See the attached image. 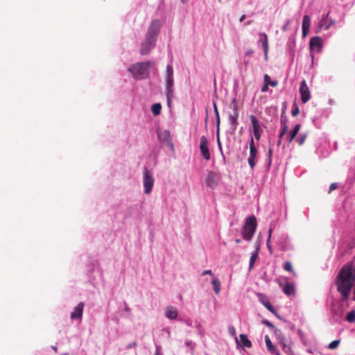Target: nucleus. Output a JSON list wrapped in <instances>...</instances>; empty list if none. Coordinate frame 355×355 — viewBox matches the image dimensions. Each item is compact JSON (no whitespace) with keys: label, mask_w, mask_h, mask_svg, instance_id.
Returning <instances> with one entry per match:
<instances>
[{"label":"nucleus","mask_w":355,"mask_h":355,"mask_svg":"<svg viewBox=\"0 0 355 355\" xmlns=\"http://www.w3.org/2000/svg\"><path fill=\"white\" fill-rule=\"evenodd\" d=\"M336 284L337 291L343 302H347L352 293V299L355 302V259L340 268L336 277Z\"/></svg>","instance_id":"f257e3e1"},{"label":"nucleus","mask_w":355,"mask_h":355,"mask_svg":"<svg viewBox=\"0 0 355 355\" xmlns=\"http://www.w3.org/2000/svg\"><path fill=\"white\" fill-rule=\"evenodd\" d=\"M160 21L159 19L153 20L145 35V38L141 42L139 51L141 55H148L150 53L152 49L155 48L157 41L158 35L160 33Z\"/></svg>","instance_id":"f03ea898"},{"label":"nucleus","mask_w":355,"mask_h":355,"mask_svg":"<svg viewBox=\"0 0 355 355\" xmlns=\"http://www.w3.org/2000/svg\"><path fill=\"white\" fill-rule=\"evenodd\" d=\"M154 63L150 61L138 62L130 64L128 68L132 78L137 80L146 79L150 76V68Z\"/></svg>","instance_id":"7ed1b4c3"},{"label":"nucleus","mask_w":355,"mask_h":355,"mask_svg":"<svg viewBox=\"0 0 355 355\" xmlns=\"http://www.w3.org/2000/svg\"><path fill=\"white\" fill-rule=\"evenodd\" d=\"M165 95L167 106L171 108L175 98L173 67L171 63L167 64L165 71Z\"/></svg>","instance_id":"20e7f679"},{"label":"nucleus","mask_w":355,"mask_h":355,"mask_svg":"<svg viewBox=\"0 0 355 355\" xmlns=\"http://www.w3.org/2000/svg\"><path fill=\"white\" fill-rule=\"evenodd\" d=\"M87 277L90 283L96 286L103 281V271L98 261L92 262L87 268Z\"/></svg>","instance_id":"39448f33"},{"label":"nucleus","mask_w":355,"mask_h":355,"mask_svg":"<svg viewBox=\"0 0 355 355\" xmlns=\"http://www.w3.org/2000/svg\"><path fill=\"white\" fill-rule=\"evenodd\" d=\"M257 228V219L254 216H248L245 225L242 228L243 239L245 241H250L252 240Z\"/></svg>","instance_id":"423d86ee"},{"label":"nucleus","mask_w":355,"mask_h":355,"mask_svg":"<svg viewBox=\"0 0 355 355\" xmlns=\"http://www.w3.org/2000/svg\"><path fill=\"white\" fill-rule=\"evenodd\" d=\"M154 182L155 180L153 174L147 168H145L143 171V184L144 187V193L146 194L151 193L154 186Z\"/></svg>","instance_id":"0eeeda50"},{"label":"nucleus","mask_w":355,"mask_h":355,"mask_svg":"<svg viewBox=\"0 0 355 355\" xmlns=\"http://www.w3.org/2000/svg\"><path fill=\"white\" fill-rule=\"evenodd\" d=\"M329 16V12L325 15H323L321 19L319 20L318 25L315 28V33H319L322 29L328 30L330 27L335 24V20L330 19H328Z\"/></svg>","instance_id":"6e6552de"},{"label":"nucleus","mask_w":355,"mask_h":355,"mask_svg":"<svg viewBox=\"0 0 355 355\" xmlns=\"http://www.w3.org/2000/svg\"><path fill=\"white\" fill-rule=\"evenodd\" d=\"M232 103H234V113L230 114L228 117V121L230 125L231 133L235 132L238 125V118H239V112H238V106L236 105V98L232 100Z\"/></svg>","instance_id":"1a4fd4ad"},{"label":"nucleus","mask_w":355,"mask_h":355,"mask_svg":"<svg viewBox=\"0 0 355 355\" xmlns=\"http://www.w3.org/2000/svg\"><path fill=\"white\" fill-rule=\"evenodd\" d=\"M250 118L252 126L254 137L259 141L261 137L263 129L256 116L252 114Z\"/></svg>","instance_id":"9d476101"},{"label":"nucleus","mask_w":355,"mask_h":355,"mask_svg":"<svg viewBox=\"0 0 355 355\" xmlns=\"http://www.w3.org/2000/svg\"><path fill=\"white\" fill-rule=\"evenodd\" d=\"M200 150L204 159L209 161L211 154L208 146V141L205 136H201L200 139Z\"/></svg>","instance_id":"9b49d317"},{"label":"nucleus","mask_w":355,"mask_h":355,"mask_svg":"<svg viewBox=\"0 0 355 355\" xmlns=\"http://www.w3.org/2000/svg\"><path fill=\"white\" fill-rule=\"evenodd\" d=\"M205 184L207 187L215 189L218 184V175L216 172L209 171L205 178Z\"/></svg>","instance_id":"f8f14e48"},{"label":"nucleus","mask_w":355,"mask_h":355,"mask_svg":"<svg viewBox=\"0 0 355 355\" xmlns=\"http://www.w3.org/2000/svg\"><path fill=\"white\" fill-rule=\"evenodd\" d=\"M85 307V303L80 302L76 306L73 310V311L70 314V318L71 320H78L80 322L82 321L83 310Z\"/></svg>","instance_id":"ddd939ff"},{"label":"nucleus","mask_w":355,"mask_h":355,"mask_svg":"<svg viewBox=\"0 0 355 355\" xmlns=\"http://www.w3.org/2000/svg\"><path fill=\"white\" fill-rule=\"evenodd\" d=\"M300 93L301 95V100L303 103H306L310 100V90L304 80L300 83Z\"/></svg>","instance_id":"4468645a"},{"label":"nucleus","mask_w":355,"mask_h":355,"mask_svg":"<svg viewBox=\"0 0 355 355\" xmlns=\"http://www.w3.org/2000/svg\"><path fill=\"white\" fill-rule=\"evenodd\" d=\"M277 243L282 250H288L291 248L290 239L286 234L279 235Z\"/></svg>","instance_id":"2eb2a0df"},{"label":"nucleus","mask_w":355,"mask_h":355,"mask_svg":"<svg viewBox=\"0 0 355 355\" xmlns=\"http://www.w3.org/2000/svg\"><path fill=\"white\" fill-rule=\"evenodd\" d=\"M157 137L161 141L166 143V144L169 145L172 148H173V144L171 141V132L169 130H159L157 131Z\"/></svg>","instance_id":"dca6fc26"},{"label":"nucleus","mask_w":355,"mask_h":355,"mask_svg":"<svg viewBox=\"0 0 355 355\" xmlns=\"http://www.w3.org/2000/svg\"><path fill=\"white\" fill-rule=\"evenodd\" d=\"M259 37L258 43L261 46L264 51L265 60H267L268 52V36L265 33H260Z\"/></svg>","instance_id":"f3484780"},{"label":"nucleus","mask_w":355,"mask_h":355,"mask_svg":"<svg viewBox=\"0 0 355 355\" xmlns=\"http://www.w3.org/2000/svg\"><path fill=\"white\" fill-rule=\"evenodd\" d=\"M311 51L320 52L322 48V39L319 36L313 37L309 42Z\"/></svg>","instance_id":"a211bd4d"},{"label":"nucleus","mask_w":355,"mask_h":355,"mask_svg":"<svg viewBox=\"0 0 355 355\" xmlns=\"http://www.w3.org/2000/svg\"><path fill=\"white\" fill-rule=\"evenodd\" d=\"M257 153H258V149L257 148H250V153H249V157L248 158V164H249L251 170H253L256 165V159L257 157Z\"/></svg>","instance_id":"6ab92c4d"},{"label":"nucleus","mask_w":355,"mask_h":355,"mask_svg":"<svg viewBox=\"0 0 355 355\" xmlns=\"http://www.w3.org/2000/svg\"><path fill=\"white\" fill-rule=\"evenodd\" d=\"M165 316L171 320L178 319V311L174 306H168L166 309Z\"/></svg>","instance_id":"aec40b11"},{"label":"nucleus","mask_w":355,"mask_h":355,"mask_svg":"<svg viewBox=\"0 0 355 355\" xmlns=\"http://www.w3.org/2000/svg\"><path fill=\"white\" fill-rule=\"evenodd\" d=\"M265 342L268 351L272 355H280L279 351L277 349L276 347L272 344L268 336H265Z\"/></svg>","instance_id":"412c9836"},{"label":"nucleus","mask_w":355,"mask_h":355,"mask_svg":"<svg viewBox=\"0 0 355 355\" xmlns=\"http://www.w3.org/2000/svg\"><path fill=\"white\" fill-rule=\"evenodd\" d=\"M310 26H311V17L309 15H305L303 17V19H302V35L304 37H305L308 34V33L309 31Z\"/></svg>","instance_id":"4be33fe9"},{"label":"nucleus","mask_w":355,"mask_h":355,"mask_svg":"<svg viewBox=\"0 0 355 355\" xmlns=\"http://www.w3.org/2000/svg\"><path fill=\"white\" fill-rule=\"evenodd\" d=\"M331 313L333 314L332 318L336 322H340L344 315L343 309L340 308L336 309L335 307H333L331 309Z\"/></svg>","instance_id":"5701e85b"},{"label":"nucleus","mask_w":355,"mask_h":355,"mask_svg":"<svg viewBox=\"0 0 355 355\" xmlns=\"http://www.w3.org/2000/svg\"><path fill=\"white\" fill-rule=\"evenodd\" d=\"M300 127V124H296L293 128V130L289 132L288 135L287 136V141L289 144L291 143L293 140L295 139V137L299 132Z\"/></svg>","instance_id":"b1692460"},{"label":"nucleus","mask_w":355,"mask_h":355,"mask_svg":"<svg viewBox=\"0 0 355 355\" xmlns=\"http://www.w3.org/2000/svg\"><path fill=\"white\" fill-rule=\"evenodd\" d=\"M259 248L257 247L256 250L253 252H252L249 261V271H250L254 268V262L256 261L259 256Z\"/></svg>","instance_id":"393cba45"},{"label":"nucleus","mask_w":355,"mask_h":355,"mask_svg":"<svg viewBox=\"0 0 355 355\" xmlns=\"http://www.w3.org/2000/svg\"><path fill=\"white\" fill-rule=\"evenodd\" d=\"M282 290H283V292L286 295H293L295 294V286L293 284L291 283H286L285 284L283 287H282Z\"/></svg>","instance_id":"a878e982"},{"label":"nucleus","mask_w":355,"mask_h":355,"mask_svg":"<svg viewBox=\"0 0 355 355\" xmlns=\"http://www.w3.org/2000/svg\"><path fill=\"white\" fill-rule=\"evenodd\" d=\"M239 340V345H243V347L247 348H250L252 347V342L248 339V336L245 334H240Z\"/></svg>","instance_id":"bb28decb"},{"label":"nucleus","mask_w":355,"mask_h":355,"mask_svg":"<svg viewBox=\"0 0 355 355\" xmlns=\"http://www.w3.org/2000/svg\"><path fill=\"white\" fill-rule=\"evenodd\" d=\"M275 334L280 345H282L286 343L285 336L280 329H275Z\"/></svg>","instance_id":"cd10ccee"},{"label":"nucleus","mask_w":355,"mask_h":355,"mask_svg":"<svg viewBox=\"0 0 355 355\" xmlns=\"http://www.w3.org/2000/svg\"><path fill=\"white\" fill-rule=\"evenodd\" d=\"M151 112L155 116H158L162 110V105L159 103H154L150 107Z\"/></svg>","instance_id":"c85d7f7f"},{"label":"nucleus","mask_w":355,"mask_h":355,"mask_svg":"<svg viewBox=\"0 0 355 355\" xmlns=\"http://www.w3.org/2000/svg\"><path fill=\"white\" fill-rule=\"evenodd\" d=\"M211 284L213 285L214 291L216 294H218L220 290V281L216 278L215 277H213Z\"/></svg>","instance_id":"c756f323"},{"label":"nucleus","mask_w":355,"mask_h":355,"mask_svg":"<svg viewBox=\"0 0 355 355\" xmlns=\"http://www.w3.org/2000/svg\"><path fill=\"white\" fill-rule=\"evenodd\" d=\"M227 329H228L229 334L232 337L235 338V341H236V344H239V338L236 337V329L234 328V327L232 325H229Z\"/></svg>","instance_id":"7c9ffc66"},{"label":"nucleus","mask_w":355,"mask_h":355,"mask_svg":"<svg viewBox=\"0 0 355 355\" xmlns=\"http://www.w3.org/2000/svg\"><path fill=\"white\" fill-rule=\"evenodd\" d=\"M259 302L266 307L267 304H270V301L266 295L262 293L258 294Z\"/></svg>","instance_id":"2f4dec72"},{"label":"nucleus","mask_w":355,"mask_h":355,"mask_svg":"<svg viewBox=\"0 0 355 355\" xmlns=\"http://www.w3.org/2000/svg\"><path fill=\"white\" fill-rule=\"evenodd\" d=\"M264 83L267 85H270L271 87H276L277 85V80H270V78L268 75L265 74L264 75Z\"/></svg>","instance_id":"473e14b6"},{"label":"nucleus","mask_w":355,"mask_h":355,"mask_svg":"<svg viewBox=\"0 0 355 355\" xmlns=\"http://www.w3.org/2000/svg\"><path fill=\"white\" fill-rule=\"evenodd\" d=\"M288 117H287L286 115L281 116H280V126H281V128H282L288 129Z\"/></svg>","instance_id":"72a5a7b5"},{"label":"nucleus","mask_w":355,"mask_h":355,"mask_svg":"<svg viewBox=\"0 0 355 355\" xmlns=\"http://www.w3.org/2000/svg\"><path fill=\"white\" fill-rule=\"evenodd\" d=\"M346 320L351 323L355 322V310H352L347 313Z\"/></svg>","instance_id":"f704fd0d"},{"label":"nucleus","mask_w":355,"mask_h":355,"mask_svg":"<svg viewBox=\"0 0 355 355\" xmlns=\"http://www.w3.org/2000/svg\"><path fill=\"white\" fill-rule=\"evenodd\" d=\"M306 137L307 135L306 133H300L299 137L297 138L296 141L300 146H302L304 144Z\"/></svg>","instance_id":"c9c22d12"},{"label":"nucleus","mask_w":355,"mask_h":355,"mask_svg":"<svg viewBox=\"0 0 355 355\" xmlns=\"http://www.w3.org/2000/svg\"><path fill=\"white\" fill-rule=\"evenodd\" d=\"M340 343V340H333L332 342H331L329 345H328V348L330 349H334L338 347V345Z\"/></svg>","instance_id":"e433bc0d"},{"label":"nucleus","mask_w":355,"mask_h":355,"mask_svg":"<svg viewBox=\"0 0 355 355\" xmlns=\"http://www.w3.org/2000/svg\"><path fill=\"white\" fill-rule=\"evenodd\" d=\"M266 308L270 311L271 313H274L278 318H281L280 315L277 313L276 310L273 307V306L271 304V303L267 304Z\"/></svg>","instance_id":"4c0bfd02"},{"label":"nucleus","mask_w":355,"mask_h":355,"mask_svg":"<svg viewBox=\"0 0 355 355\" xmlns=\"http://www.w3.org/2000/svg\"><path fill=\"white\" fill-rule=\"evenodd\" d=\"M266 308L270 311L271 313H274L278 318H281L280 315L277 313L276 310L273 307V306L271 304V303L267 304Z\"/></svg>","instance_id":"58836bf2"},{"label":"nucleus","mask_w":355,"mask_h":355,"mask_svg":"<svg viewBox=\"0 0 355 355\" xmlns=\"http://www.w3.org/2000/svg\"><path fill=\"white\" fill-rule=\"evenodd\" d=\"M281 346H282V349L284 350V352L285 353H286L288 355H291L292 354V352H291L290 346L286 345V343L282 344V345H281Z\"/></svg>","instance_id":"ea45409f"},{"label":"nucleus","mask_w":355,"mask_h":355,"mask_svg":"<svg viewBox=\"0 0 355 355\" xmlns=\"http://www.w3.org/2000/svg\"><path fill=\"white\" fill-rule=\"evenodd\" d=\"M300 112V109L296 103H294L292 107L291 114L293 116H297Z\"/></svg>","instance_id":"a19ab883"},{"label":"nucleus","mask_w":355,"mask_h":355,"mask_svg":"<svg viewBox=\"0 0 355 355\" xmlns=\"http://www.w3.org/2000/svg\"><path fill=\"white\" fill-rule=\"evenodd\" d=\"M284 269L285 270L293 272L292 264L289 261H286L284 263Z\"/></svg>","instance_id":"79ce46f5"},{"label":"nucleus","mask_w":355,"mask_h":355,"mask_svg":"<svg viewBox=\"0 0 355 355\" xmlns=\"http://www.w3.org/2000/svg\"><path fill=\"white\" fill-rule=\"evenodd\" d=\"M271 234H272V229H270L269 230V234H268V238L267 239V242H266V245H267V248L269 250V252L270 253H272V248H271V245H270V239H271Z\"/></svg>","instance_id":"37998d69"},{"label":"nucleus","mask_w":355,"mask_h":355,"mask_svg":"<svg viewBox=\"0 0 355 355\" xmlns=\"http://www.w3.org/2000/svg\"><path fill=\"white\" fill-rule=\"evenodd\" d=\"M262 323L266 324L267 327H268L269 328H270L271 329H275L276 328L275 327V326L268 320H263L262 321Z\"/></svg>","instance_id":"c03bdc74"},{"label":"nucleus","mask_w":355,"mask_h":355,"mask_svg":"<svg viewBox=\"0 0 355 355\" xmlns=\"http://www.w3.org/2000/svg\"><path fill=\"white\" fill-rule=\"evenodd\" d=\"M307 352L316 355L318 353H319L318 350L315 347H309L306 349Z\"/></svg>","instance_id":"a18cd8bd"},{"label":"nucleus","mask_w":355,"mask_h":355,"mask_svg":"<svg viewBox=\"0 0 355 355\" xmlns=\"http://www.w3.org/2000/svg\"><path fill=\"white\" fill-rule=\"evenodd\" d=\"M257 148L254 144V137H251L249 141V148Z\"/></svg>","instance_id":"49530a36"},{"label":"nucleus","mask_w":355,"mask_h":355,"mask_svg":"<svg viewBox=\"0 0 355 355\" xmlns=\"http://www.w3.org/2000/svg\"><path fill=\"white\" fill-rule=\"evenodd\" d=\"M288 129H286V128H281V130H280V132H279V139H282L284 137V136L285 135V134L287 132Z\"/></svg>","instance_id":"de8ad7c7"},{"label":"nucleus","mask_w":355,"mask_h":355,"mask_svg":"<svg viewBox=\"0 0 355 355\" xmlns=\"http://www.w3.org/2000/svg\"><path fill=\"white\" fill-rule=\"evenodd\" d=\"M300 339H301L302 343L304 345H308L309 343L307 342V340L305 338L304 334L302 333H300Z\"/></svg>","instance_id":"09e8293b"},{"label":"nucleus","mask_w":355,"mask_h":355,"mask_svg":"<svg viewBox=\"0 0 355 355\" xmlns=\"http://www.w3.org/2000/svg\"><path fill=\"white\" fill-rule=\"evenodd\" d=\"M178 320L179 321H180V322H184L189 327L192 326V321L191 320H183L182 318H178Z\"/></svg>","instance_id":"8fccbe9b"},{"label":"nucleus","mask_w":355,"mask_h":355,"mask_svg":"<svg viewBox=\"0 0 355 355\" xmlns=\"http://www.w3.org/2000/svg\"><path fill=\"white\" fill-rule=\"evenodd\" d=\"M338 187L337 183H332L329 188V193H331L332 191L335 190Z\"/></svg>","instance_id":"3c124183"},{"label":"nucleus","mask_w":355,"mask_h":355,"mask_svg":"<svg viewBox=\"0 0 355 355\" xmlns=\"http://www.w3.org/2000/svg\"><path fill=\"white\" fill-rule=\"evenodd\" d=\"M209 275L214 277V274L211 270H204L202 273V275Z\"/></svg>","instance_id":"603ef678"},{"label":"nucleus","mask_w":355,"mask_h":355,"mask_svg":"<svg viewBox=\"0 0 355 355\" xmlns=\"http://www.w3.org/2000/svg\"><path fill=\"white\" fill-rule=\"evenodd\" d=\"M266 165H267V168L269 169V168L271 166L272 158L267 157V159H266Z\"/></svg>","instance_id":"864d4df0"},{"label":"nucleus","mask_w":355,"mask_h":355,"mask_svg":"<svg viewBox=\"0 0 355 355\" xmlns=\"http://www.w3.org/2000/svg\"><path fill=\"white\" fill-rule=\"evenodd\" d=\"M155 355H162L161 353V347L159 345H156V350Z\"/></svg>","instance_id":"5fc2aeb1"},{"label":"nucleus","mask_w":355,"mask_h":355,"mask_svg":"<svg viewBox=\"0 0 355 355\" xmlns=\"http://www.w3.org/2000/svg\"><path fill=\"white\" fill-rule=\"evenodd\" d=\"M286 103H284L283 105L282 109L281 116L286 115Z\"/></svg>","instance_id":"6e6d98bb"},{"label":"nucleus","mask_w":355,"mask_h":355,"mask_svg":"<svg viewBox=\"0 0 355 355\" xmlns=\"http://www.w3.org/2000/svg\"><path fill=\"white\" fill-rule=\"evenodd\" d=\"M268 85H267L266 84L264 83V85H263V87L261 88V92H266L268 91Z\"/></svg>","instance_id":"4d7b16f0"},{"label":"nucleus","mask_w":355,"mask_h":355,"mask_svg":"<svg viewBox=\"0 0 355 355\" xmlns=\"http://www.w3.org/2000/svg\"><path fill=\"white\" fill-rule=\"evenodd\" d=\"M253 53H254V51H253V50H252V49H248V50L245 52V55H247V56L251 55Z\"/></svg>","instance_id":"13d9d810"},{"label":"nucleus","mask_w":355,"mask_h":355,"mask_svg":"<svg viewBox=\"0 0 355 355\" xmlns=\"http://www.w3.org/2000/svg\"><path fill=\"white\" fill-rule=\"evenodd\" d=\"M214 112H215V114L216 115H218V108H217V106H216V104L215 103H214Z\"/></svg>","instance_id":"bf43d9fd"},{"label":"nucleus","mask_w":355,"mask_h":355,"mask_svg":"<svg viewBox=\"0 0 355 355\" xmlns=\"http://www.w3.org/2000/svg\"><path fill=\"white\" fill-rule=\"evenodd\" d=\"M217 143H218V148H219L220 150L222 152V146H221L220 141L219 139V137H218Z\"/></svg>","instance_id":"052dcab7"},{"label":"nucleus","mask_w":355,"mask_h":355,"mask_svg":"<svg viewBox=\"0 0 355 355\" xmlns=\"http://www.w3.org/2000/svg\"><path fill=\"white\" fill-rule=\"evenodd\" d=\"M272 148H269L268 152V157L272 158Z\"/></svg>","instance_id":"680f3d73"},{"label":"nucleus","mask_w":355,"mask_h":355,"mask_svg":"<svg viewBox=\"0 0 355 355\" xmlns=\"http://www.w3.org/2000/svg\"><path fill=\"white\" fill-rule=\"evenodd\" d=\"M136 345H137V343H136L135 342H134V343H131V344H129V345H128L127 348H128V349H130V348H132V347H135V346H136Z\"/></svg>","instance_id":"e2e57ef3"},{"label":"nucleus","mask_w":355,"mask_h":355,"mask_svg":"<svg viewBox=\"0 0 355 355\" xmlns=\"http://www.w3.org/2000/svg\"><path fill=\"white\" fill-rule=\"evenodd\" d=\"M290 21L287 20L286 24L282 27V30L286 31L287 29V26L289 24Z\"/></svg>","instance_id":"0e129e2a"},{"label":"nucleus","mask_w":355,"mask_h":355,"mask_svg":"<svg viewBox=\"0 0 355 355\" xmlns=\"http://www.w3.org/2000/svg\"><path fill=\"white\" fill-rule=\"evenodd\" d=\"M216 121L217 126H218L219 123H220V116H219V114L218 115H216Z\"/></svg>","instance_id":"69168bd1"},{"label":"nucleus","mask_w":355,"mask_h":355,"mask_svg":"<svg viewBox=\"0 0 355 355\" xmlns=\"http://www.w3.org/2000/svg\"><path fill=\"white\" fill-rule=\"evenodd\" d=\"M185 345L187 347H190V346L193 345V343L191 340H187L186 343H185Z\"/></svg>","instance_id":"338daca9"},{"label":"nucleus","mask_w":355,"mask_h":355,"mask_svg":"<svg viewBox=\"0 0 355 355\" xmlns=\"http://www.w3.org/2000/svg\"><path fill=\"white\" fill-rule=\"evenodd\" d=\"M245 19V15H243L241 16L239 21L241 22Z\"/></svg>","instance_id":"774afa93"}]
</instances>
